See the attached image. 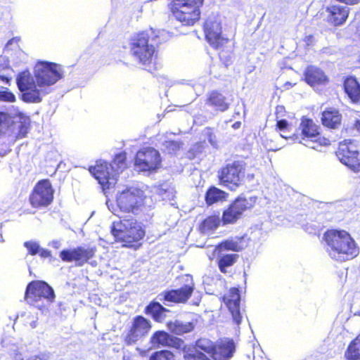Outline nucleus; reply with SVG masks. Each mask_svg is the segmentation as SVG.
<instances>
[{
    "instance_id": "f257e3e1",
    "label": "nucleus",
    "mask_w": 360,
    "mask_h": 360,
    "mask_svg": "<svg viewBox=\"0 0 360 360\" xmlns=\"http://www.w3.org/2000/svg\"><path fill=\"white\" fill-rule=\"evenodd\" d=\"M61 66L46 61L38 62L33 74L28 70L18 73L16 84L21 93V99L28 103H41L46 96L53 91V86L62 79Z\"/></svg>"
},
{
    "instance_id": "f03ea898",
    "label": "nucleus",
    "mask_w": 360,
    "mask_h": 360,
    "mask_svg": "<svg viewBox=\"0 0 360 360\" xmlns=\"http://www.w3.org/2000/svg\"><path fill=\"white\" fill-rule=\"evenodd\" d=\"M326 251L333 259L343 262L352 259L359 254L354 240L345 231L331 229L323 235Z\"/></svg>"
},
{
    "instance_id": "7ed1b4c3",
    "label": "nucleus",
    "mask_w": 360,
    "mask_h": 360,
    "mask_svg": "<svg viewBox=\"0 0 360 360\" xmlns=\"http://www.w3.org/2000/svg\"><path fill=\"white\" fill-rule=\"evenodd\" d=\"M125 160V153H120L115 155L112 164L108 165L105 162H97L94 167H90L89 172L103 189H109L116 184L117 175L126 168Z\"/></svg>"
},
{
    "instance_id": "20e7f679",
    "label": "nucleus",
    "mask_w": 360,
    "mask_h": 360,
    "mask_svg": "<svg viewBox=\"0 0 360 360\" xmlns=\"http://www.w3.org/2000/svg\"><path fill=\"white\" fill-rule=\"evenodd\" d=\"M203 0H172L169 4L174 18L184 25H193L200 18Z\"/></svg>"
},
{
    "instance_id": "39448f33",
    "label": "nucleus",
    "mask_w": 360,
    "mask_h": 360,
    "mask_svg": "<svg viewBox=\"0 0 360 360\" xmlns=\"http://www.w3.org/2000/svg\"><path fill=\"white\" fill-rule=\"evenodd\" d=\"M111 233L117 240L127 243L138 241L144 236V231L136 219L131 217L114 221Z\"/></svg>"
},
{
    "instance_id": "423d86ee",
    "label": "nucleus",
    "mask_w": 360,
    "mask_h": 360,
    "mask_svg": "<svg viewBox=\"0 0 360 360\" xmlns=\"http://www.w3.org/2000/svg\"><path fill=\"white\" fill-rule=\"evenodd\" d=\"M301 137L294 135V139L305 146L316 150L321 146L330 144L329 139L321 136L319 131V127L312 120L303 118L300 125Z\"/></svg>"
},
{
    "instance_id": "0eeeda50",
    "label": "nucleus",
    "mask_w": 360,
    "mask_h": 360,
    "mask_svg": "<svg viewBox=\"0 0 360 360\" xmlns=\"http://www.w3.org/2000/svg\"><path fill=\"white\" fill-rule=\"evenodd\" d=\"M25 299L30 304L41 308L50 305L55 300L53 290L41 281L31 282L27 287Z\"/></svg>"
},
{
    "instance_id": "6e6552de",
    "label": "nucleus",
    "mask_w": 360,
    "mask_h": 360,
    "mask_svg": "<svg viewBox=\"0 0 360 360\" xmlns=\"http://www.w3.org/2000/svg\"><path fill=\"white\" fill-rule=\"evenodd\" d=\"M256 201V196H240L236 198L229 208L223 212L222 221L224 224L236 222L245 210H250L255 206Z\"/></svg>"
},
{
    "instance_id": "1a4fd4ad",
    "label": "nucleus",
    "mask_w": 360,
    "mask_h": 360,
    "mask_svg": "<svg viewBox=\"0 0 360 360\" xmlns=\"http://www.w3.org/2000/svg\"><path fill=\"white\" fill-rule=\"evenodd\" d=\"M117 204L122 212L136 213L143 204V193L135 188L123 191L117 197Z\"/></svg>"
},
{
    "instance_id": "9d476101",
    "label": "nucleus",
    "mask_w": 360,
    "mask_h": 360,
    "mask_svg": "<svg viewBox=\"0 0 360 360\" xmlns=\"http://www.w3.org/2000/svg\"><path fill=\"white\" fill-rule=\"evenodd\" d=\"M336 155L340 161L351 170L354 172H360L358 148L351 140H345L340 143Z\"/></svg>"
},
{
    "instance_id": "9b49d317",
    "label": "nucleus",
    "mask_w": 360,
    "mask_h": 360,
    "mask_svg": "<svg viewBox=\"0 0 360 360\" xmlns=\"http://www.w3.org/2000/svg\"><path fill=\"white\" fill-rule=\"evenodd\" d=\"M130 51L139 63L146 64L151 60L155 49L153 45L148 44L147 36L141 33L131 39Z\"/></svg>"
},
{
    "instance_id": "f8f14e48",
    "label": "nucleus",
    "mask_w": 360,
    "mask_h": 360,
    "mask_svg": "<svg viewBox=\"0 0 360 360\" xmlns=\"http://www.w3.org/2000/svg\"><path fill=\"white\" fill-rule=\"evenodd\" d=\"M159 152L153 148H145L139 150L136 155L135 167L139 171H154L161 165Z\"/></svg>"
},
{
    "instance_id": "ddd939ff",
    "label": "nucleus",
    "mask_w": 360,
    "mask_h": 360,
    "mask_svg": "<svg viewBox=\"0 0 360 360\" xmlns=\"http://www.w3.org/2000/svg\"><path fill=\"white\" fill-rule=\"evenodd\" d=\"M219 177L221 184L229 187L231 190H234L244 177L243 166L238 162L228 165L221 170Z\"/></svg>"
},
{
    "instance_id": "4468645a",
    "label": "nucleus",
    "mask_w": 360,
    "mask_h": 360,
    "mask_svg": "<svg viewBox=\"0 0 360 360\" xmlns=\"http://www.w3.org/2000/svg\"><path fill=\"white\" fill-rule=\"evenodd\" d=\"M53 198V190L49 180H41L35 186L30 195V203L33 207H45L51 204Z\"/></svg>"
},
{
    "instance_id": "2eb2a0df",
    "label": "nucleus",
    "mask_w": 360,
    "mask_h": 360,
    "mask_svg": "<svg viewBox=\"0 0 360 360\" xmlns=\"http://www.w3.org/2000/svg\"><path fill=\"white\" fill-rule=\"evenodd\" d=\"M184 284L180 288L164 292V298L169 302L185 303L191 296L195 284L193 278L189 275L183 277Z\"/></svg>"
},
{
    "instance_id": "dca6fc26",
    "label": "nucleus",
    "mask_w": 360,
    "mask_h": 360,
    "mask_svg": "<svg viewBox=\"0 0 360 360\" xmlns=\"http://www.w3.org/2000/svg\"><path fill=\"white\" fill-rule=\"evenodd\" d=\"M95 253L92 248L78 247L72 250H63L60 253V257L65 262H75L78 266L83 265Z\"/></svg>"
},
{
    "instance_id": "f3484780",
    "label": "nucleus",
    "mask_w": 360,
    "mask_h": 360,
    "mask_svg": "<svg viewBox=\"0 0 360 360\" xmlns=\"http://www.w3.org/2000/svg\"><path fill=\"white\" fill-rule=\"evenodd\" d=\"M206 39L210 44L218 49L225 44L228 39L221 36V24L217 20L207 19L205 23Z\"/></svg>"
},
{
    "instance_id": "a211bd4d",
    "label": "nucleus",
    "mask_w": 360,
    "mask_h": 360,
    "mask_svg": "<svg viewBox=\"0 0 360 360\" xmlns=\"http://www.w3.org/2000/svg\"><path fill=\"white\" fill-rule=\"evenodd\" d=\"M150 328V323L144 317L141 316L136 317L131 330L125 338L126 343L131 345L136 342L148 333Z\"/></svg>"
},
{
    "instance_id": "6ab92c4d",
    "label": "nucleus",
    "mask_w": 360,
    "mask_h": 360,
    "mask_svg": "<svg viewBox=\"0 0 360 360\" xmlns=\"http://www.w3.org/2000/svg\"><path fill=\"white\" fill-rule=\"evenodd\" d=\"M224 302L231 314L234 323L239 325L243 319L240 309V296L238 288H233L224 297Z\"/></svg>"
},
{
    "instance_id": "aec40b11",
    "label": "nucleus",
    "mask_w": 360,
    "mask_h": 360,
    "mask_svg": "<svg viewBox=\"0 0 360 360\" xmlns=\"http://www.w3.org/2000/svg\"><path fill=\"white\" fill-rule=\"evenodd\" d=\"M150 343L154 347H171L180 349L184 346V341L173 337L165 331H156L150 338Z\"/></svg>"
},
{
    "instance_id": "412c9836",
    "label": "nucleus",
    "mask_w": 360,
    "mask_h": 360,
    "mask_svg": "<svg viewBox=\"0 0 360 360\" xmlns=\"http://www.w3.org/2000/svg\"><path fill=\"white\" fill-rule=\"evenodd\" d=\"M16 119H19L25 124L29 121L28 117L22 112L13 117L6 112H0V136L11 135L14 132L17 124Z\"/></svg>"
},
{
    "instance_id": "4be33fe9",
    "label": "nucleus",
    "mask_w": 360,
    "mask_h": 360,
    "mask_svg": "<svg viewBox=\"0 0 360 360\" xmlns=\"http://www.w3.org/2000/svg\"><path fill=\"white\" fill-rule=\"evenodd\" d=\"M328 20L334 26L342 25L348 18L349 8L347 6L333 4L326 8Z\"/></svg>"
},
{
    "instance_id": "5701e85b",
    "label": "nucleus",
    "mask_w": 360,
    "mask_h": 360,
    "mask_svg": "<svg viewBox=\"0 0 360 360\" xmlns=\"http://www.w3.org/2000/svg\"><path fill=\"white\" fill-rule=\"evenodd\" d=\"M234 351V342L232 340H224L217 347H214L212 358L214 360H229Z\"/></svg>"
},
{
    "instance_id": "b1692460",
    "label": "nucleus",
    "mask_w": 360,
    "mask_h": 360,
    "mask_svg": "<svg viewBox=\"0 0 360 360\" xmlns=\"http://www.w3.org/2000/svg\"><path fill=\"white\" fill-rule=\"evenodd\" d=\"M321 121L326 127L338 129L341 125L342 115L338 110L330 108L323 112Z\"/></svg>"
},
{
    "instance_id": "393cba45",
    "label": "nucleus",
    "mask_w": 360,
    "mask_h": 360,
    "mask_svg": "<svg viewBox=\"0 0 360 360\" xmlns=\"http://www.w3.org/2000/svg\"><path fill=\"white\" fill-rule=\"evenodd\" d=\"M244 248L243 238H231L219 243L214 249V252L219 255L223 251L231 250L238 252Z\"/></svg>"
},
{
    "instance_id": "a878e982",
    "label": "nucleus",
    "mask_w": 360,
    "mask_h": 360,
    "mask_svg": "<svg viewBox=\"0 0 360 360\" xmlns=\"http://www.w3.org/2000/svg\"><path fill=\"white\" fill-rule=\"evenodd\" d=\"M206 103L221 112L226 110L229 106L225 96L217 91L208 94Z\"/></svg>"
},
{
    "instance_id": "bb28decb",
    "label": "nucleus",
    "mask_w": 360,
    "mask_h": 360,
    "mask_svg": "<svg viewBox=\"0 0 360 360\" xmlns=\"http://www.w3.org/2000/svg\"><path fill=\"white\" fill-rule=\"evenodd\" d=\"M305 80L311 86L321 84L326 81V76L319 68L310 66L305 72Z\"/></svg>"
},
{
    "instance_id": "cd10ccee",
    "label": "nucleus",
    "mask_w": 360,
    "mask_h": 360,
    "mask_svg": "<svg viewBox=\"0 0 360 360\" xmlns=\"http://www.w3.org/2000/svg\"><path fill=\"white\" fill-rule=\"evenodd\" d=\"M345 91L352 102H358L360 99V84L353 77L345 79Z\"/></svg>"
},
{
    "instance_id": "c85d7f7f",
    "label": "nucleus",
    "mask_w": 360,
    "mask_h": 360,
    "mask_svg": "<svg viewBox=\"0 0 360 360\" xmlns=\"http://www.w3.org/2000/svg\"><path fill=\"white\" fill-rule=\"evenodd\" d=\"M168 329L176 335H183L184 333H189L194 329V323L189 321H181L176 320L170 321L167 323Z\"/></svg>"
},
{
    "instance_id": "c756f323",
    "label": "nucleus",
    "mask_w": 360,
    "mask_h": 360,
    "mask_svg": "<svg viewBox=\"0 0 360 360\" xmlns=\"http://www.w3.org/2000/svg\"><path fill=\"white\" fill-rule=\"evenodd\" d=\"M148 314H150L158 322H162L166 317V314L169 311L163 307L158 302L150 303L146 309Z\"/></svg>"
},
{
    "instance_id": "7c9ffc66",
    "label": "nucleus",
    "mask_w": 360,
    "mask_h": 360,
    "mask_svg": "<svg viewBox=\"0 0 360 360\" xmlns=\"http://www.w3.org/2000/svg\"><path fill=\"white\" fill-rule=\"evenodd\" d=\"M226 193L216 188H210L206 193L205 200L206 202L210 205L219 201H223L226 199Z\"/></svg>"
},
{
    "instance_id": "2f4dec72",
    "label": "nucleus",
    "mask_w": 360,
    "mask_h": 360,
    "mask_svg": "<svg viewBox=\"0 0 360 360\" xmlns=\"http://www.w3.org/2000/svg\"><path fill=\"white\" fill-rule=\"evenodd\" d=\"M238 258L237 254H226V255H219L218 266L220 271L223 273H226V269L231 266L235 264Z\"/></svg>"
},
{
    "instance_id": "473e14b6",
    "label": "nucleus",
    "mask_w": 360,
    "mask_h": 360,
    "mask_svg": "<svg viewBox=\"0 0 360 360\" xmlns=\"http://www.w3.org/2000/svg\"><path fill=\"white\" fill-rule=\"evenodd\" d=\"M214 345L212 341L208 339H200L196 342V348L191 353H195V352H200L203 354L207 359L210 360L205 354L202 353L205 352L208 354L211 355L212 357L213 352L214 351Z\"/></svg>"
},
{
    "instance_id": "72a5a7b5",
    "label": "nucleus",
    "mask_w": 360,
    "mask_h": 360,
    "mask_svg": "<svg viewBox=\"0 0 360 360\" xmlns=\"http://www.w3.org/2000/svg\"><path fill=\"white\" fill-rule=\"evenodd\" d=\"M345 357L347 360H360V335L349 344Z\"/></svg>"
},
{
    "instance_id": "f704fd0d",
    "label": "nucleus",
    "mask_w": 360,
    "mask_h": 360,
    "mask_svg": "<svg viewBox=\"0 0 360 360\" xmlns=\"http://www.w3.org/2000/svg\"><path fill=\"white\" fill-rule=\"evenodd\" d=\"M220 221L218 216L208 217L201 223L200 230L203 233H209L219 226Z\"/></svg>"
},
{
    "instance_id": "c9c22d12",
    "label": "nucleus",
    "mask_w": 360,
    "mask_h": 360,
    "mask_svg": "<svg viewBox=\"0 0 360 360\" xmlns=\"http://www.w3.org/2000/svg\"><path fill=\"white\" fill-rule=\"evenodd\" d=\"M160 141H162V149L169 153L173 154L176 153L182 146V143L179 141H167L163 139L162 137L160 139Z\"/></svg>"
},
{
    "instance_id": "e433bc0d",
    "label": "nucleus",
    "mask_w": 360,
    "mask_h": 360,
    "mask_svg": "<svg viewBox=\"0 0 360 360\" xmlns=\"http://www.w3.org/2000/svg\"><path fill=\"white\" fill-rule=\"evenodd\" d=\"M149 360H174V356L168 350H162L153 354Z\"/></svg>"
},
{
    "instance_id": "4c0bfd02",
    "label": "nucleus",
    "mask_w": 360,
    "mask_h": 360,
    "mask_svg": "<svg viewBox=\"0 0 360 360\" xmlns=\"http://www.w3.org/2000/svg\"><path fill=\"white\" fill-rule=\"evenodd\" d=\"M15 101V95L8 91L6 88L0 89V102H14Z\"/></svg>"
},
{
    "instance_id": "58836bf2",
    "label": "nucleus",
    "mask_w": 360,
    "mask_h": 360,
    "mask_svg": "<svg viewBox=\"0 0 360 360\" xmlns=\"http://www.w3.org/2000/svg\"><path fill=\"white\" fill-rule=\"evenodd\" d=\"M24 245L32 255L37 254L40 248L39 245L35 241H27L24 243Z\"/></svg>"
},
{
    "instance_id": "ea45409f",
    "label": "nucleus",
    "mask_w": 360,
    "mask_h": 360,
    "mask_svg": "<svg viewBox=\"0 0 360 360\" xmlns=\"http://www.w3.org/2000/svg\"><path fill=\"white\" fill-rule=\"evenodd\" d=\"M205 134L207 136L210 143L214 148H217V141L216 136L213 134L211 129H206Z\"/></svg>"
},
{
    "instance_id": "a19ab883",
    "label": "nucleus",
    "mask_w": 360,
    "mask_h": 360,
    "mask_svg": "<svg viewBox=\"0 0 360 360\" xmlns=\"http://www.w3.org/2000/svg\"><path fill=\"white\" fill-rule=\"evenodd\" d=\"M27 323L32 328H35L37 326L38 317L32 314H28L27 316Z\"/></svg>"
},
{
    "instance_id": "79ce46f5",
    "label": "nucleus",
    "mask_w": 360,
    "mask_h": 360,
    "mask_svg": "<svg viewBox=\"0 0 360 360\" xmlns=\"http://www.w3.org/2000/svg\"><path fill=\"white\" fill-rule=\"evenodd\" d=\"M277 127L280 131L285 133V131H288V124L285 120H280L277 121Z\"/></svg>"
},
{
    "instance_id": "37998d69",
    "label": "nucleus",
    "mask_w": 360,
    "mask_h": 360,
    "mask_svg": "<svg viewBox=\"0 0 360 360\" xmlns=\"http://www.w3.org/2000/svg\"><path fill=\"white\" fill-rule=\"evenodd\" d=\"M14 360H37V356H30L27 359H25L21 353H15L13 356Z\"/></svg>"
},
{
    "instance_id": "c03bdc74",
    "label": "nucleus",
    "mask_w": 360,
    "mask_h": 360,
    "mask_svg": "<svg viewBox=\"0 0 360 360\" xmlns=\"http://www.w3.org/2000/svg\"><path fill=\"white\" fill-rule=\"evenodd\" d=\"M202 147V145L201 144H197L195 146H194L191 149V150L188 152V158H193L195 157V155L193 154V152H201V150H200V148Z\"/></svg>"
},
{
    "instance_id": "a18cd8bd",
    "label": "nucleus",
    "mask_w": 360,
    "mask_h": 360,
    "mask_svg": "<svg viewBox=\"0 0 360 360\" xmlns=\"http://www.w3.org/2000/svg\"><path fill=\"white\" fill-rule=\"evenodd\" d=\"M38 253L40 255L41 257H49L51 256V252L48 250H45L39 248V250Z\"/></svg>"
},
{
    "instance_id": "49530a36",
    "label": "nucleus",
    "mask_w": 360,
    "mask_h": 360,
    "mask_svg": "<svg viewBox=\"0 0 360 360\" xmlns=\"http://www.w3.org/2000/svg\"><path fill=\"white\" fill-rule=\"evenodd\" d=\"M357 303H354L352 305L351 309L354 315L360 316V309H357Z\"/></svg>"
},
{
    "instance_id": "de8ad7c7",
    "label": "nucleus",
    "mask_w": 360,
    "mask_h": 360,
    "mask_svg": "<svg viewBox=\"0 0 360 360\" xmlns=\"http://www.w3.org/2000/svg\"><path fill=\"white\" fill-rule=\"evenodd\" d=\"M50 245L52 246L53 248H56V249H58L60 248V245H61V243L59 240H53L51 243H50Z\"/></svg>"
},
{
    "instance_id": "09e8293b",
    "label": "nucleus",
    "mask_w": 360,
    "mask_h": 360,
    "mask_svg": "<svg viewBox=\"0 0 360 360\" xmlns=\"http://www.w3.org/2000/svg\"><path fill=\"white\" fill-rule=\"evenodd\" d=\"M0 80L6 84H8L11 79L4 75L0 74Z\"/></svg>"
},
{
    "instance_id": "8fccbe9b",
    "label": "nucleus",
    "mask_w": 360,
    "mask_h": 360,
    "mask_svg": "<svg viewBox=\"0 0 360 360\" xmlns=\"http://www.w3.org/2000/svg\"><path fill=\"white\" fill-rule=\"evenodd\" d=\"M36 356L37 357V359H39L40 360H47V356L46 354H40Z\"/></svg>"
},
{
    "instance_id": "3c124183",
    "label": "nucleus",
    "mask_w": 360,
    "mask_h": 360,
    "mask_svg": "<svg viewBox=\"0 0 360 360\" xmlns=\"http://www.w3.org/2000/svg\"><path fill=\"white\" fill-rule=\"evenodd\" d=\"M354 127L358 131H360V121L359 120H356L355 124H354Z\"/></svg>"
},
{
    "instance_id": "603ef678",
    "label": "nucleus",
    "mask_w": 360,
    "mask_h": 360,
    "mask_svg": "<svg viewBox=\"0 0 360 360\" xmlns=\"http://www.w3.org/2000/svg\"><path fill=\"white\" fill-rule=\"evenodd\" d=\"M283 106H278L276 108V114H278V112H282L283 110Z\"/></svg>"
},
{
    "instance_id": "864d4df0",
    "label": "nucleus",
    "mask_w": 360,
    "mask_h": 360,
    "mask_svg": "<svg viewBox=\"0 0 360 360\" xmlns=\"http://www.w3.org/2000/svg\"><path fill=\"white\" fill-rule=\"evenodd\" d=\"M123 360H131L129 356H124Z\"/></svg>"
},
{
    "instance_id": "5fc2aeb1",
    "label": "nucleus",
    "mask_w": 360,
    "mask_h": 360,
    "mask_svg": "<svg viewBox=\"0 0 360 360\" xmlns=\"http://www.w3.org/2000/svg\"><path fill=\"white\" fill-rule=\"evenodd\" d=\"M281 136L283 138L288 139V136H286V135H285V134H281Z\"/></svg>"
},
{
    "instance_id": "6e6d98bb",
    "label": "nucleus",
    "mask_w": 360,
    "mask_h": 360,
    "mask_svg": "<svg viewBox=\"0 0 360 360\" xmlns=\"http://www.w3.org/2000/svg\"><path fill=\"white\" fill-rule=\"evenodd\" d=\"M4 240L3 238H2V236H0V242H4Z\"/></svg>"
}]
</instances>
